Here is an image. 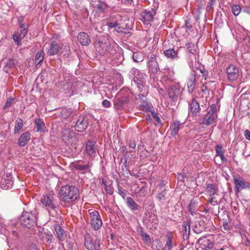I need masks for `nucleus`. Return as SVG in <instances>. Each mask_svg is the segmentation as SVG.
Masks as SVG:
<instances>
[{
	"instance_id": "nucleus-1",
	"label": "nucleus",
	"mask_w": 250,
	"mask_h": 250,
	"mask_svg": "<svg viewBox=\"0 0 250 250\" xmlns=\"http://www.w3.org/2000/svg\"><path fill=\"white\" fill-rule=\"evenodd\" d=\"M115 21L108 22L106 23L107 27L110 28H114L115 30L121 34L127 35L130 33L132 28L131 24H130L129 21L125 17L123 19L120 15H117L116 16Z\"/></svg>"
},
{
	"instance_id": "nucleus-35",
	"label": "nucleus",
	"mask_w": 250,
	"mask_h": 250,
	"mask_svg": "<svg viewBox=\"0 0 250 250\" xmlns=\"http://www.w3.org/2000/svg\"><path fill=\"white\" fill-rule=\"evenodd\" d=\"M207 118L205 125L207 126H209L210 125L213 123L214 121L217 118V114H207L206 116Z\"/></svg>"
},
{
	"instance_id": "nucleus-46",
	"label": "nucleus",
	"mask_w": 250,
	"mask_h": 250,
	"mask_svg": "<svg viewBox=\"0 0 250 250\" xmlns=\"http://www.w3.org/2000/svg\"><path fill=\"white\" fill-rule=\"evenodd\" d=\"M64 250H73V244L70 241H66L65 243L62 245Z\"/></svg>"
},
{
	"instance_id": "nucleus-17",
	"label": "nucleus",
	"mask_w": 250,
	"mask_h": 250,
	"mask_svg": "<svg viewBox=\"0 0 250 250\" xmlns=\"http://www.w3.org/2000/svg\"><path fill=\"white\" fill-rule=\"evenodd\" d=\"M195 81L196 72L194 70H192L187 82L188 90L191 94L194 91L196 85Z\"/></svg>"
},
{
	"instance_id": "nucleus-13",
	"label": "nucleus",
	"mask_w": 250,
	"mask_h": 250,
	"mask_svg": "<svg viewBox=\"0 0 250 250\" xmlns=\"http://www.w3.org/2000/svg\"><path fill=\"white\" fill-rule=\"evenodd\" d=\"M147 67L149 72L156 74L160 71L159 63L155 56H151L148 59Z\"/></svg>"
},
{
	"instance_id": "nucleus-12",
	"label": "nucleus",
	"mask_w": 250,
	"mask_h": 250,
	"mask_svg": "<svg viewBox=\"0 0 250 250\" xmlns=\"http://www.w3.org/2000/svg\"><path fill=\"white\" fill-rule=\"evenodd\" d=\"M11 172H6L0 181V187L4 189L11 188L13 185Z\"/></svg>"
},
{
	"instance_id": "nucleus-31",
	"label": "nucleus",
	"mask_w": 250,
	"mask_h": 250,
	"mask_svg": "<svg viewBox=\"0 0 250 250\" xmlns=\"http://www.w3.org/2000/svg\"><path fill=\"white\" fill-rule=\"evenodd\" d=\"M44 52L42 50H41L40 51H38L35 56V63L36 67L37 68L40 67L41 65V63L42 62V61L44 58Z\"/></svg>"
},
{
	"instance_id": "nucleus-15",
	"label": "nucleus",
	"mask_w": 250,
	"mask_h": 250,
	"mask_svg": "<svg viewBox=\"0 0 250 250\" xmlns=\"http://www.w3.org/2000/svg\"><path fill=\"white\" fill-rule=\"evenodd\" d=\"M234 184L236 192H239L242 189L250 188V184L245 182L244 179L239 176L234 178Z\"/></svg>"
},
{
	"instance_id": "nucleus-58",
	"label": "nucleus",
	"mask_w": 250,
	"mask_h": 250,
	"mask_svg": "<svg viewBox=\"0 0 250 250\" xmlns=\"http://www.w3.org/2000/svg\"><path fill=\"white\" fill-rule=\"evenodd\" d=\"M128 146L130 148L135 149L136 146V143L133 140H129L128 142Z\"/></svg>"
},
{
	"instance_id": "nucleus-36",
	"label": "nucleus",
	"mask_w": 250,
	"mask_h": 250,
	"mask_svg": "<svg viewBox=\"0 0 250 250\" xmlns=\"http://www.w3.org/2000/svg\"><path fill=\"white\" fill-rule=\"evenodd\" d=\"M98 11L100 12H104L105 10L107 9L109 7L107 4L104 1H99L98 3L97 4L95 7Z\"/></svg>"
},
{
	"instance_id": "nucleus-38",
	"label": "nucleus",
	"mask_w": 250,
	"mask_h": 250,
	"mask_svg": "<svg viewBox=\"0 0 250 250\" xmlns=\"http://www.w3.org/2000/svg\"><path fill=\"white\" fill-rule=\"evenodd\" d=\"M146 216L148 221L151 224L153 225H156L158 223V219L154 214H149L148 215L146 214Z\"/></svg>"
},
{
	"instance_id": "nucleus-22",
	"label": "nucleus",
	"mask_w": 250,
	"mask_h": 250,
	"mask_svg": "<svg viewBox=\"0 0 250 250\" xmlns=\"http://www.w3.org/2000/svg\"><path fill=\"white\" fill-rule=\"evenodd\" d=\"M30 133L29 131H26L22 133L19 138L18 145L20 146H25L28 142L30 140Z\"/></svg>"
},
{
	"instance_id": "nucleus-14",
	"label": "nucleus",
	"mask_w": 250,
	"mask_h": 250,
	"mask_svg": "<svg viewBox=\"0 0 250 250\" xmlns=\"http://www.w3.org/2000/svg\"><path fill=\"white\" fill-rule=\"evenodd\" d=\"M201 246L203 250H211L213 248L214 243L206 236L201 237L196 242Z\"/></svg>"
},
{
	"instance_id": "nucleus-18",
	"label": "nucleus",
	"mask_w": 250,
	"mask_h": 250,
	"mask_svg": "<svg viewBox=\"0 0 250 250\" xmlns=\"http://www.w3.org/2000/svg\"><path fill=\"white\" fill-rule=\"evenodd\" d=\"M87 154L91 157H94L96 153L97 147L95 143L92 141L88 140L85 145Z\"/></svg>"
},
{
	"instance_id": "nucleus-2",
	"label": "nucleus",
	"mask_w": 250,
	"mask_h": 250,
	"mask_svg": "<svg viewBox=\"0 0 250 250\" xmlns=\"http://www.w3.org/2000/svg\"><path fill=\"white\" fill-rule=\"evenodd\" d=\"M60 196L62 201L70 204L80 198L79 190L74 186H64L61 189Z\"/></svg>"
},
{
	"instance_id": "nucleus-25",
	"label": "nucleus",
	"mask_w": 250,
	"mask_h": 250,
	"mask_svg": "<svg viewBox=\"0 0 250 250\" xmlns=\"http://www.w3.org/2000/svg\"><path fill=\"white\" fill-rule=\"evenodd\" d=\"M182 233L184 240H187L190 234V223L188 222H185L182 225Z\"/></svg>"
},
{
	"instance_id": "nucleus-6",
	"label": "nucleus",
	"mask_w": 250,
	"mask_h": 250,
	"mask_svg": "<svg viewBox=\"0 0 250 250\" xmlns=\"http://www.w3.org/2000/svg\"><path fill=\"white\" fill-rule=\"evenodd\" d=\"M119 94H118L114 99L113 104L114 108L117 111L119 115H121L122 111L125 108V106L127 105L130 100L129 96L125 95L118 97Z\"/></svg>"
},
{
	"instance_id": "nucleus-52",
	"label": "nucleus",
	"mask_w": 250,
	"mask_h": 250,
	"mask_svg": "<svg viewBox=\"0 0 250 250\" xmlns=\"http://www.w3.org/2000/svg\"><path fill=\"white\" fill-rule=\"evenodd\" d=\"M150 111L151 112V114L155 121L158 123H161V120L159 117L158 114L157 113H155L154 110H151Z\"/></svg>"
},
{
	"instance_id": "nucleus-5",
	"label": "nucleus",
	"mask_w": 250,
	"mask_h": 250,
	"mask_svg": "<svg viewBox=\"0 0 250 250\" xmlns=\"http://www.w3.org/2000/svg\"><path fill=\"white\" fill-rule=\"evenodd\" d=\"M100 240L95 236H92L88 233L84 235V246L88 250H100Z\"/></svg>"
},
{
	"instance_id": "nucleus-23",
	"label": "nucleus",
	"mask_w": 250,
	"mask_h": 250,
	"mask_svg": "<svg viewBox=\"0 0 250 250\" xmlns=\"http://www.w3.org/2000/svg\"><path fill=\"white\" fill-rule=\"evenodd\" d=\"M182 124L177 120H173L170 126V134L172 136H175L178 133L180 126Z\"/></svg>"
},
{
	"instance_id": "nucleus-16",
	"label": "nucleus",
	"mask_w": 250,
	"mask_h": 250,
	"mask_svg": "<svg viewBox=\"0 0 250 250\" xmlns=\"http://www.w3.org/2000/svg\"><path fill=\"white\" fill-rule=\"evenodd\" d=\"M156 13V11L153 9H152L151 11L145 10L141 13V20L145 24L149 23L153 21L154 16Z\"/></svg>"
},
{
	"instance_id": "nucleus-62",
	"label": "nucleus",
	"mask_w": 250,
	"mask_h": 250,
	"mask_svg": "<svg viewBox=\"0 0 250 250\" xmlns=\"http://www.w3.org/2000/svg\"><path fill=\"white\" fill-rule=\"evenodd\" d=\"M201 73L202 74L203 77L205 78V79H207L208 73V70H206V69L204 67H203L202 71H201Z\"/></svg>"
},
{
	"instance_id": "nucleus-57",
	"label": "nucleus",
	"mask_w": 250,
	"mask_h": 250,
	"mask_svg": "<svg viewBox=\"0 0 250 250\" xmlns=\"http://www.w3.org/2000/svg\"><path fill=\"white\" fill-rule=\"evenodd\" d=\"M223 226L225 230H228L230 229V226L229 224L227 221V220H224V219H223Z\"/></svg>"
},
{
	"instance_id": "nucleus-48",
	"label": "nucleus",
	"mask_w": 250,
	"mask_h": 250,
	"mask_svg": "<svg viewBox=\"0 0 250 250\" xmlns=\"http://www.w3.org/2000/svg\"><path fill=\"white\" fill-rule=\"evenodd\" d=\"M202 13V9L200 7H198L197 9H196L194 13V19L196 21H197L200 18V15Z\"/></svg>"
},
{
	"instance_id": "nucleus-41",
	"label": "nucleus",
	"mask_w": 250,
	"mask_h": 250,
	"mask_svg": "<svg viewBox=\"0 0 250 250\" xmlns=\"http://www.w3.org/2000/svg\"><path fill=\"white\" fill-rule=\"evenodd\" d=\"M231 10L235 16H238L241 10V7L237 4L232 5L231 6Z\"/></svg>"
},
{
	"instance_id": "nucleus-3",
	"label": "nucleus",
	"mask_w": 250,
	"mask_h": 250,
	"mask_svg": "<svg viewBox=\"0 0 250 250\" xmlns=\"http://www.w3.org/2000/svg\"><path fill=\"white\" fill-rule=\"evenodd\" d=\"M38 214V211L36 209L31 211H24L20 218V222L22 226L31 228L37 225Z\"/></svg>"
},
{
	"instance_id": "nucleus-9",
	"label": "nucleus",
	"mask_w": 250,
	"mask_h": 250,
	"mask_svg": "<svg viewBox=\"0 0 250 250\" xmlns=\"http://www.w3.org/2000/svg\"><path fill=\"white\" fill-rule=\"evenodd\" d=\"M41 202L43 207L49 211L51 209L55 210L58 208L56 204L54 203V197L50 194L43 195L41 198Z\"/></svg>"
},
{
	"instance_id": "nucleus-42",
	"label": "nucleus",
	"mask_w": 250,
	"mask_h": 250,
	"mask_svg": "<svg viewBox=\"0 0 250 250\" xmlns=\"http://www.w3.org/2000/svg\"><path fill=\"white\" fill-rule=\"evenodd\" d=\"M142 54L140 52L133 53L132 58L135 62H140L143 61Z\"/></svg>"
},
{
	"instance_id": "nucleus-30",
	"label": "nucleus",
	"mask_w": 250,
	"mask_h": 250,
	"mask_svg": "<svg viewBox=\"0 0 250 250\" xmlns=\"http://www.w3.org/2000/svg\"><path fill=\"white\" fill-rule=\"evenodd\" d=\"M22 19L19 18L18 19V23L20 25V31L21 34V37H25L28 32V25H25L22 23Z\"/></svg>"
},
{
	"instance_id": "nucleus-4",
	"label": "nucleus",
	"mask_w": 250,
	"mask_h": 250,
	"mask_svg": "<svg viewBox=\"0 0 250 250\" xmlns=\"http://www.w3.org/2000/svg\"><path fill=\"white\" fill-rule=\"evenodd\" d=\"M95 47L97 51L102 55H106L109 57H111L116 52L108 41L98 42L95 43Z\"/></svg>"
},
{
	"instance_id": "nucleus-64",
	"label": "nucleus",
	"mask_w": 250,
	"mask_h": 250,
	"mask_svg": "<svg viewBox=\"0 0 250 250\" xmlns=\"http://www.w3.org/2000/svg\"><path fill=\"white\" fill-rule=\"evenodd\" d=\"M27 250H37L36 245L34 244L29 245Z\"/></svg>"
},
{
	"instance_id": "nucleus-19",
	"label": "nucleus",
	"mask_w": 250,
	"mask_h": 250,
	"mask_svg": "<svg viewBox=\"0 0 250 250\" xmlns=\"http://www.w3.org/2000/svg\"><path fill=\"white\" fill-rule=\"evenodd\" d=\"M78 41L82 45H88L91 42L89 35L85 32H81L78 34Z\"/></svg>"
},
{
	"instance_id": "nucleus-53",
	"label": "nucleus",
	"mask_w": 250,
	"mask_h": 250,
	"mask_svg": "<svg viewBox=\"0 0 250 250\" xmlns=\"http://www.w3.org/2000/svg\"><path fill=\"white\" fill-rule=\"evenodd\" d=\"M118 193L119 194L124 198L125 199L126 194V191L123 189L122 187L118 186Z\"/></svg>"
},
{
	"instance_id": "nucleus-7",
	"label": "nucleus",
	"mask_w": 250,
	"mask_h": 250,
	"mask_svg": "<svg viewBox=\"0 0 250 250\" xmlns=\"http://www.w3.org/2000/svg\"><path fill=\"white\" fill-rule=\"evenodd\" d=\"M89 217L91 228L95 230L100 229L103 225V222L98 211L95 210L90 212Z\"/></svg>"
},
{
	"instance_id": "nucleus-32",
	"label": "nucleus",
	"mask_w": 250,
	"mask_h": 250,
	"mask_svg": "<svg viewBox=\"0 0 250 250\" xmlns=\"http://www.w3.org/2000/svg\"><path fill=\"white\" fill-rule=\"evenodd\" d=\"M35 123L37 126V131L43 132L45 131V126L42 120L36 118L35 120Z\"/></svg>"
},
{
	"instance_id": "nucleus-44",
	"label": "nucleus",
	"mask_w": 250,
	"mask_h": 250,
	"mask_svg": "<svg viewBox=\"0 0 250 250\" xmlns=\"http://www.w3.org/2000/svg\"><path fill=\"white\" fill-rule=\"evenodd\" d=\"M166 195V192L165 189H163V190H160L159 192L157 193L156 196V198L160 201L165 200V198Z\"/></svg>"
},
{
	"instance_id": "nucleus-45",
	"label": "nucleus",
	"mask_w": 250,
	"mask_h": 250,
	"mask_svg": "<svg viewBox=\"0 0 250 250\" xmlns=\"http://www.w3.org/2000/svg\"><path fill=\"white\" fill-rule=\"evenodd\" d=\"M166 250H171L172 248V237L170 235H167V240L165 246Z\"/></svg>"
},
{
	"instance_id": "nucleus-59",
	"label": "nucleus",
	"mask_w": 250,
	"mask_h": 250,
	"mask_svg": "<svg viewBox=\"0 0 250 250\" xmlns=\"http://www.w3.org/2000/svg\"><path fill=\"white\" fill-rule=\"evenodd\" d=\"M104 190H105L106 192L107 193V194H112L113 193V191L112 190V189L111 188V187L109 186V185H107V186H105L104 188Z\"/></svg>"
},
{
	"instance_id": "nucleus-8",
	"label": "nucleus",
	"mask_w": 250,
	"mask_h": 250,
	"mask_svg": "<svg viewBox=\"0 0 250 250\" xmlns=\"http://www.w3.org/2000/svg\"><path fill=\"white\" fill-rule=\"evenodd\" d=\"M89 125L88 118L86 115H80L74 126L75 130L79 132H82L86 130Z\"/></svg>"
},
{
	"instance_id": "nucleus-50",
	"label": "nucleus",
	"mask_w": 250,
	"mask_h": 250,
	"mask_svg": "<svg viewBox=\"0 0 250 250\" xmlns=\"http://www.w3.org/2000/svg\"><path fill=\"white\" fill-rule=\"evenodd\" d=\"M216 151L215 156H219L220 155L224 154L222 150V146L220 145H217L215 148Z\"/></svg>"
},
{
	"instance_id": "nucleus-49",
	"label": "nucleus",
	"mask_w": 250,
	"mask_h": 250,
	"mask_svg": "<svg viewBox=\"0 0 250 250\" xmlns=\"http://www.w3.org/2000/svg\"><path fill=\"white\" fill-rule=\"evenodd\" d=\"M24 37H21V34L16 33L13 35V39L14 41L17 43L18 45H19V43L21 42V39H23Z\"/></svg>"
},
{
	"instance_id": "nucleus-43",
	"label": "nucleus",
	"mask_w": 250,
	"mask_h": 250,
	"mask_svg": "<svg viewBox=\"0 0 250 250\" xmlns=\"http://www.w3.org/2000/svg\"><path fill=\"white\" fill-rule=\"evenodd\" d=\"M186 45L188 53L195 52L194 44L193 43L188 42L186 43Z\"/></svg>"
},
{
	"instance_id": "nucleus-28",
	"label": "nucleus",
	"mask_w": 250,
	"mask_h": 250,
	"mask_svg": "<svg viewBox=\"0 0 250 250\" xmlns=\"http://www.w3.org/2000/svg\"><path fill=\"white\" fill-rule=\"evenodd\" d=\"M54 228L58 239L61 241H63L64 237L63 235L64 231L61 226L58 224H55Z\"/></svg>"
},
{
	"instance_id": "nucleus-40",
	"label": "nucleus",
	"mask_w": 250,
	"mask_h": 250,
	"mask_svg": "<svg viewBox=\"0 0 250 250\" xmlns=\"http://www.w3.org/2000/svg\"><path fill=\"white\" fill-rule=\"evenodd\" d=\"M197 204L194 200H191L188 205V211L191 215H193L196 210Z\"/></svg>"
},
{
	"instance_id": "nucleus-10",
	"label": "nucleus",
	"mask_w": 250,
	"mask_h": 250,
	"mask_svg": "<svg viewBox=\"0 0 250 250\" xmlns=\"http://www.w3.org/2000/svg\"><path fill=\"white\" fill-rule=\"evenodd\" d=\"M199 99V98L197 96H193L192 97L191 101L188 104L189 111L193 117H196L200 115L201 108Z\"/></svg>"
},
{
	"instance_id": "nucleus-54",
	"label": "nucleus",
	"mask_w": 250,
	"mask_h": 250,
	"mask_svg": "<svg viewBox=\"0 0 250 250\" xmlns=\"http://www.w3.org/2000/svg\"><path fill=\"white\" fill-rule=\"evenodd\" d=\"M210 82H212V81H210V82H208V83H206V84H203L202 86H201V91L203 93H205L206 94V91H207L208 92H209V91L210 90V89H209L208 87V86L207 85Z\"/></svg>"
},
{
	"instance_id": "nucleus-47",
	"label": "nucleus",
	"mask_w": 250,
	"mask_h": 250,
	"mask_svg": "<svg viewBox=\"0 0 250 250\" xmlns=\"http://www.w3.org/2000/svg\"><path fill=\"white\" fill-rule=\"evenodd\" d=\"M15 98H11L8 99L7 100L5 105H4V106L3 107V110L6 109L8 107H9L12 104H13L14 103H15Z\"/></svg>"
},
{
	"instance_id": "nucleus-34",
	"label": "nucleus",
	"mask_w": 250,
	"mask_h": 250,
	"mask_svg": "<svg viewBox=\"0 0 250 250\" xmlns=\"http://www.w3.org/2000/svg\"><path fill=\"white\" fill-rule=\"evenodd\" d=\"M23 125V122L21 119L18 118L15 121V126L14 130V133L15 134L19 133Z\"/></svg>"
},
{
	"instance_id": "nucleus-26",
	"label": "nucleus",
	"mask_w": 250,
	"mask_h": 250,
	"mask_svg": "<svg viewBox=\"0 0 250 250\" xmlns=\"http://www.w3.org/2000/svg\"><path fill=\"white\" fill-rule=\"evenodd\" d=\"M126 204L128 208L133 212L137 211L139 208V205L130 197L126 198Z\"/></svg>"
},
{
	"instance_id": "nucleus-61",
	"label": "nucleus",
	"mask_w": 250,
	"mask_h": 250,
	"mask_svg": "<svg viewBox=\"0 0 250 250\" xmlns=\"http://www.w3.org/2000/svg\"><path fill=\"white\" fill-rule=\"evenodd\" d=\"M102 105L104 107L107 108L110 106L111 104L109 101L104 100L102 102Z\"/></svg>"
},
{
	"instance_id": "nucleus-37",
	"label": "nucleus",
	"mask_w": 250,
	"mask_h": 250,
	"mask_svg": "<svg viewBox=\"0 0 250 250\" xmlns=\"http://www.w3.org/2000/svg\"><path fill=\"white\" fill-rule=\"evenodd\" d=\"M74 168L77 170H86L89 167V165L87 163L85 165H81L78 162H75L73 164Z\"/></svg>"
},
{
	"instance_id": "nucleus-51",
	"label": "nucleus",
	"mask_w": 250,
	"mask_h": 250,
	"mask_svg": "<svg viewBox=\"0 0 250 250\" xmlns=\"http://www.w3.org/2000/svg\"><path fill=\"white\" fill-rule=\"evenodd\" d=\"M140 236L146 242H149L151 241L150 236L143 231L140 232Z\"/></svg>"
},
{
	"instance_id": "nucleus-20",
	"label": "nucleus",
	"mask_w": 250,
	"mask_h": 250,
	"mask_svg": "<svg viewBox=\"0 0 250 250\" xmlns=\"http://www.w3.org/2000/svg\"><path fill=\"white\" fill-rule=\"evenodd\" d=\"M61 49L62 47L56 41H52L50 42L47 53L49 56H54L56 55Z\"/></svg>"
},
{
	"instance_id": "nucleus-24",
	"label": "nucleus",
	"mask_w": 250,
	"mask_h": 250,
	"mask_svg": "<svg viewBox=\"0 0 250 250\" xmlns=\"http://www.w3.org/2000/svg\"><path fill=\"white\" fill-rule=\"evenodd\" d=\"M210 197L217 194L218 189L216 185L213 184H207L205 190Z\"/></svg>"
},
{
	"instance_id": "nucleus-33",
	"label": "nucleus",
	"mask_w": 250,
	"mask_h": 250,
	"mask_svg": "<svg viewBox=\"0 0 250 250\" xmlns=\"http://www.w3.org/2000/svg\"><path fill=\"white\" fill-rule=\"evenodd\" d=\"M152 107H153L151 104H149L147 101L143 102L140 104L139 105L140 110L146 112H150V111L151 110V108Z\"/></svg>"
},
{
	"instance_id": "nucleus-60",
	"label": "nucleus",
	"mask_w": 250,
	"mask_h": 250,
	"mask_svg": "<svg viewBox=\"0 0 250 250\" xmlns=\"http://www.w3.org/2000/svg\"><path fill=\"white\" fill-rule=\"evenodd\" d=\"M196 62V60H189L188 59V64L189 66L193 70V68H194V65Z\"/></svg>"
},
{
	"instance_id": "nucleus-11",
	"label": "nucleus",
	"mask_w": 250,
	"mask_h": 250,
	"mask_svg": "<svg viewBox=\"0 0 250 250\" xmlns=\"http://www.w3.org/2000/svg\"><path fill=\"white\" fill-rule=\"evenodd\" d=\"M227 79L230 82L236 81L239 76L238 68L232 64H230L226 69Z\"/></svg>"
},
{
	"instance_id": "nucleus-27",
	"label": "nucleus",
	"mask_w": 250,
	"mask_h": 250,
	"mask_svg": "<svg viewBox=\"0 0 250 250\" xmlns=\"http://www.w3.org/2000/svg\"><path fill=\"white\" fill-rule=\"evenodd\" d=\"M134 81L137 83V87L138 91H139V93H143L144 95L145 94H148V89L146 86L144 81L140 80L139 83L137 82V81L134 79Z\"/></svg>"
},
{
	"instance_id": "nucleus-29",
	"label": "nucleus",
	"mask_w": 250,
	"mask_h": 250,
	"mask_svg": "<svg viewBox=\"0 0 250 250\" xmlns=\"http://www.w3.org/2000/svg\"><path fill=\"white\" fill-rule=\"evenodd\" d=\"M165 55L169 59L174 60L178 58V51L175 50L173 48H169L164 51Z\"/></svg>"
},
{
	"instance_id": "nucleus-56",
	"label": "nucleus",
	"mask_w": 250,
	"mask_h": 250,
	"mask_svg": "<svg viewBox=\"0 0 250 250\" xmlns=\"http://www.w3.org/2000/svg\"><path fill=\"white\" fill-rule=\"evenodd\" d=\"M216 107H217V106L215 104H212L210 106V110H209V111L208 112V114H217L216 113V111H217V109H216Z\"/></svg>"
},
{
	"instance_id": "nucleus-63",
	"label": "nucleus",
	"mask_w": 250,
	"mask_h": 250,
	"mask_svg": "<svg viewBox=\"0 0 250 250\" xmlns=\"http://www.w3.org/2000/svg\"><path fill=\"white\" fill-rule=\"evenodd\" d=\"M244 135L247 140H250V131L249 130L245 131Z\"/></svg>"
},
{
	"instance_id": "nucleus-39",
	"label": "nucleus",
	"mask_w": 250,
	"mask_h": 250,
	"mask_svg": "<svg viewBox=\"0 0 250 250\" xmlns=\"http://www.w3.org/2000/svg\"><path fill=\"white\" fill-rule=\"evenodd\" d=\"M17 61L13 59L10 58L6 62V63L5 65V67H7L8 68H12L16 67V65L17 64Z\"/></svg>"
},
{
	"instance_id": "nucleus-55",
	"label": "nucleus",
	"mask_w": 250,
	"mask_h": 250,
	"mask_svg": "<svg viewBox=\"0 0 250 250\" xmlns=\"http://www.w3.org/2000/svg\"><path fill=\"white\" fill-rule=\"evenodd\" d=\"M147 94H145L144 95L143 94V93H139L138 95V97L137 98V99H139L140 103H142L143 102L146 101V96Z\"/></svg>"
},
{
	"instance_id": "nucleus-21",
	"label": "nucleus",
	"mask_w": 250,
	"mask_h": 250,
	"mask_svg": "<svg viewBox=\"0 0 250 250\" xmlns=\"http://www.w3.org/2000/svg\"><path fill=\"white\" fill-rule=\"evenodd\" d=\"M181 94V90L179 86H171L168 89V95L169 98L172 101L176 99Z\"/></svg>"
}]
</instances>
